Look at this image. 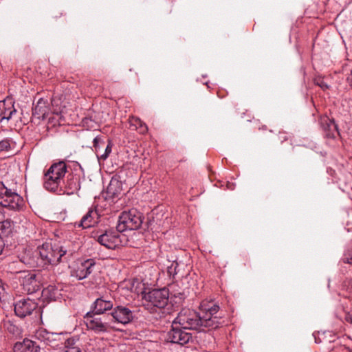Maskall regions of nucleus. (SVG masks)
Returning a JSON list of instances; mask_svg holds the SVG:
<instances>
[{
	"mask_svg": "<svg viewBox=\"0 0 352 352\" xmlns=\"http://www.w3.org/2000/svg\"><path fill=\"white\" fill-rule=\"evenodd\" d=\"M219 306L213 300H203L199 311L190 309H182L174 319L175 324H179L184 329L204 331L206 329H214L224 323Z\"/></svg>",
	"mask_w": 352,
	"mask_h": 352,
	"instance_id": "1",
	"label": "nucleus"
},
{
	"mask_svg": "<svg viewBox=\"0 0 352 352\" xmlns=\"http://www.w3.org/2000/svg\"><path fill=\"white\" fill-rule=\"evenodd\" d=\"M41 267L58 264L65 256H72V252L59 244L45 243L38 247Z\"/></svg>",
	"mask_w": 352,
	"mask_h": 352,
	"instance_id": "2",
	"label": "nucleus"
},
{
	"mask_svg": "<svg viewBox=\"0 0 352 352\" xmlns=\"http://www.w3.org/2000/svg\"><path fill=\"white\" fill-rule=\"evenodd\" d=\"M116 227L105 230L97 237V241L105 248L116 250L126 245L128 240L125 234H122Z\"/></svg>",
	"mask_w": 352,
	"mask_h": 352,
	"instance_id": "3",
	"label": "nucleus"
},
{
	"mask_svg": "<svg viewBox=\"0 0 352 352\" xmlns=\"http://www.w3.org/2000/svg\"><path fill=\"white\" fill-rule=\"evenodd\" d=\"M142 214L136 210L124 211L119 216L117 228L120 232L137 230L142 223Z\"/></svg>",
	"mask_w": 352,
	"mask_h": 352,
	"instance_id": "4",
	"label": "nucleus"
},
{
	"mask_svg": "<svg viewBox=\"0 0 352 352\" xmlns=\"http://www.w3.org/2000/svg\"><path fill=\"white\" fill-rule=\"evenodd\" d=\"M22 202L23 199L21 196L7 188L3 183L0 182V204L3 207L16 210L19 208Z\"/></svg>",
	"mask_w": 352,
	"mask_h": 352,
	"instance_id": "5",
	"label": "nucleus"
},
{
	"mask_svg": "<svg viewBox=\"0 0 352 352\" xmlns=\"http://www.w3.org/2000/svg\"><path fill=\"white\" fill-rule=\"evenodd\" d=\"M168 290L166 288L153 289L144 296V300L153 307L157 309L164 308L168 302Z\"/></svg>",
	"mask_w": 352,
	"mask_h": 352,
	"instance_id": "6",
	"label": "nucleus"
},
{
	"mask_svg": "<svg viewBox=\"0 0 352 352\" xmlns=\"http://www.w3.org/2000/svg\"><path fill=\"white\" fill-rule=\"evenodd\" d=\"M179 324L173 321L171 329L168 332L167 340L172 342L180 345L187 344L192 339V334L186 332Z\"/></svg>",
	"mask_w": 352,
	"mask_h": 352,
	"instance_id": "7",
	"label": "nucleus"
},
{
	"mask_svg": "<svg viewBox=\"0 0 352 352\" xmlns=\"http://www.w3.org/2000/svg\"><path fill=\"white\" fill-rule=\"evenodd\" d=\"M94 266L95 262L93 259L77 262L74 269L71 270V276L78 280H82L93 272Z\"/></svg>",
	"mask_w": 352,
	"mask_h": 352,
	"instance_id": "8",
	"label": "nucleus"
},
{
	"mask_svg": "<svg viewBox=\"0 0 352 352\" xmlns=\"http://www.w3.org/2000/svg\"><path fill=\"white\" fill-rule=\"evenodd\" d=\"M111 318L114 323L127 324L133 320V312L128 307L122 305L115 307L111 311Z\"/></svg>",
	"mask_w": 352,
	"mask_h": 352,
	"instance_id": "9",
	"label": "nucleus"
},
{
	"mask_svg": "<svg viewBox=\"0 0 352 352\" xmlns=\"http://www.w3.org/2000/svg\"><path fill=\"white\" fill-rule=\"evenodd\" d=\"M21 276V285L23 289L29 294H32L40 289L41 276L31 272H24Z\"/></svg>",
	"mask_w": 352,
	"mask_h": 352,
	"instance_id": "10",
	"label": "nucleus"
},
{
	"mask_svg": "<svg viewBox=\"0 0 352 352\" xmlns=\"http://www.w3.org/2000/svg\"><path fill=\"white\" fill-rule=\"evenodd\" d=\"M37 303L30 298H22L14 305V311L16 316L24 318L30 315L36 308Z\"/></svg>",
	"mask_w": 352,
	"mask_h": 352,
	"instance_id": "11",
	"label": "nucleus"
},
{
	"mask_svg": "<svg viewBox=\"0 0 352 352\" xmlns=\"http://www.w3.org/2000/svg\"><path fill=\"white\" fill-rule=\"evenodd\" d=\"M113 302L109 299L108 296H102L94 301L91 311L96 314H102L113 310Z\"/></svg>",
	"mask_w": 352,
	"mask_h": 352,
	"instance_id": "12",
	"label": "nucleus"
},
{
	"mask_svg": "<svg viewBox=\"0 0 352 352\" xmlns=\"http://www.w3.org/2000/svg\"><path fill=\"white\" fill-rule=\"evenodd\" d=\"M14 104V102L11 98L0 101V122L8 121L16 113Z\"/></svg>",
	"mask_w": 352,
	"mask_h": 352,
	"instance_id": "13",
	"label": "nucleus"
},
{
	"mask_svg": "<svg viewBox=\"0 0 352 352\" xmlns=\"http://www.w3.org/2000/svg\"><path fill=\"white\" fill-rule=\"evenodd\" d=\"M20 261L29 267H41L38 249L36 251H26L20 257Z\"/></svg>",
	"mask_w": 352,
	"mask_h": 352,
	"instance_id": "14",
	"label": "nucleus"
},
{
	"mask_svg": "<svg viewBox=\"0 0 352 352\" xmlns=\"http://www.w3.org/2000/svg\"><path fill=\"white\" fill-rule=\"evenodd\" d=\"M85 318L88 329L96 333L108 331V329L104 327V324H102V321L98 320L96 314L89 311L86 314Z\"/></svg>",
	"mask_w": 352,
	"mask_h": 352,
	"instance_id": "15",
	"label": "nucleus"
},
{
	"mask_svg": "<svg viewBox=\"0 0 352 352\" xmlns=\"http://www.w3.org/2000/svg\"><path fill=\"white\" fill-rule=\"evenodd\" d=\"M65 181H62L45 173L43 177V186L48 191L60 192L64 186Z\"/></svg>",
	"mask_w": 352,
	"mask_h": 352,
	"instance_id": "16",
	"label": "nucleus"
},
{
	"mask_svg": "<svg viewBox=\"0 0 352 352\" xmlns=\"http://www.w3.org/2000/svg\"><path fill=\"white\" fill-rule=\"evenodd\" d=\"M13 352H41V346L35 341L25 339L14 345Z\"/></svg>",
	"mask_w": 352,
	"mask_h": 352,
	"instance_id": "17",
	"label": "nucleus"
},
{
	"mask_svg": "<svg viewBox=\"0 0 352 352\" xmlns=\"http://www.w3.org/2000/svg\"><path fill=\"white\" fill-rule=\"evenodd\" d=\"M67 167L63 161L52 164L45 173L56 177L60 180L64 181L67 173Z\"/></svg>",
	"mask_w": 352,
	"mask_h": 352,
	"instance_id": "18",
	"label": "nucleus"
},
{
	"mask_svg": "<svg viewBox=\"0 0 352 352\" xmlns=\"http://www.w3.org/2000/svg\"><path fill=\"white\" fill-rule=\"evenodd\" d=\"M99 218L96 210L89 209L87 214L82 218L78 226L82 228H87L94 226Z\"/></svg>",
	"mask_w": 352,
	"mask_h": 352,
	"instance_id": "19",
	"label": "nucleus"
},
{
	"mask_svg": "<svg viewBox=\"0 0 352 352\" xmlns=\"http://www.w3.org/2000/svg\"><path fill=\"white\" fill-rule=\"evenodd\" d=\"M48 113L49 108L47 101L40 98L33 109V114L36 116L38 118L45 119L47 116Z\"/></svg>",
	"mask_w": 352,
	"mask_h": 352,
	"instance_id": "20",
	"label": "nucleus"
},
{
	"mask_svg": "<svg viewBox=\"0 0 352 352\" xmlns=\"http://www.w3.org/2000/svg\"><path fill=\"white\" fill-rule=\"evenodd\" d=\"M58 336V334L48 332L44 329L37 331L35 335L36 338L47 345H51Z\"/></svg>",
	"mask_w": 352,
	"mask_h": 352,
	"instance_id": "21",
	"label": "nucleus"
},
{
	"mask_svg": "<svg viewBox=\"0 0 352 352\" xmlns=\"http://www.w3.org/2000/svg\"><path fill=\"white\" fill-rule=\"evenodd\" d=\"M63 352H83L82 345L78 343V340L75 338H69L65 342V350Z\"/></svg>",
	"mask_w": 352,
	"mask_h": 352,
	"instance_id": "22",
	"label": "nucleus"
},
{
	"mask_svg": "<svg viewBox=\"0 0 352 352\" xmlns=\"http://www.w3.org/2000/svg\"><path fill=\"white\" fill-rule=\"evenodd\" d=\"M121 192L120 185L117 180H111L107 188V198L118 197Z\"/></svg>",
	"mask_w": 352,
	"mask_h": 352,
	"instance_id": "23",
	"label": "nucleus"
},
{
	"mask_svg": "<svg viewBox=\"0 0 352 352\" xmlns=\"http://www.w3.org/2000/svg\"><path fill=\"white\" fill-rule=\"evenodd\" d=\"M65 187L71 190L72 192L80 188L79 177L69 174L67 176V182L64 184Z\"/></svg>",
	"mask_w": 352,
	"mask_h": 352,
	"instance_id": "24",
	"label": "nucleus"
},
{
	"mask_svg": "<svg viewBox=\"0 0 352 352\" xmlns=\"http://www.w3.org/2000/svg\"><path fill=\"white\" fill-rule=\"evenodd\" d=\"M67 256H65L62 260L61 262L58 264L54 265L53 267V272L54 274H62L66 272V271L69 269V266L67 263Z\"/></svg>",
	"mask_w": 352,
	"mask_h": 352,
	"instance_id": "25",
	"label": "nucleus"
},
{
	"mask_svg": "<svg viewBox=\"0 0 352 352\" xmlns=\"http://www.w3.org/2000/svg\"><path fill=\"white\" fill-rule=\"evenodd\" d=\"M98 320H101L102 324H104V327L109 330L112 328V324H114L113 320L111 319V312L109 314H97Z\"/></svg>",
	"mask_w": 352,
	"mask_h": 352,
	"instance_id": "26",
	"label": "nucleus"
},
{
	"mask_svg": "<svg viewBox=\"0 0 352 352\" xmlns=\"http://www.w3.org/2000/svg\"><path fill=\"white\" fill-rule=\"evenodd\" d=\"M0 225L1 232L5 234H9L12 232L14 223L10 219L2 221V218L1 217Z\"/></svg>",
	"mask_w": 352,
	"mask_h": 352,
	"instance_id": "27",
	"label": "nucleus"
},
{
	"mask_svg": "<svg viewBox=\"0 0 352 352\" xmlns=\"http://www.w3.org/2000/svg\"><path fill=\"white\" fill-rule=\"evenodd\" d=\"M7 331L9 333L12 335L15 338H21L23 336V332L21 328L14 324L13 323L9 322L7 325Z\"/></svg>",
	"mask_w": 352,
	"mask_h": 352,
	"instance_id": "28",
	"label": "nucleus"
},
{
	"mask_svg": "<svg viewBox=\"0 0 352 352\" xmlns=\"http://www.w3.org/2000/svg\"><path fill=\"white\" fill-rule=\"evenodd\" d=\"M131 126H134L135 128L140 129V133H145L148 131L147 126L138 118H132L130 120Z\"/></svg>",
	"mask_w": 352,
	"mask_h": 352,
	"instance_id": "29",
	"label": "nucleus"
},
{
	"mask_svg": "<svg viewBox=\"0 0 352 352\" xmlns=\"http://www.w3.org/2000/svg\"><path fill=\"white\" fill-rule=\"evenodd\" d=\"M314 82L316 85L319 86L324 91L329 89V86L324 80V78L318 77L315 78Z\"/></svg>",
	"mask_w": 352,
	"mask_h": 352,
	"instance_id": "30",
	"label": "nucleus"
},
{
	"mask_svg": "<svg viewBox=\"0 0 352 352\" xmlns=\"http://www.w3.org/2000/svg\"><path fill=\"white\" fill-rule=\"evenodd\" d=\"M10 148V141L7 139L0 141V153L7 151Z\"/></svg>",
	"mask_w": 352,
	"mask_h": 352,
	"instance_id": "31",
	"label": "nucleus"
},
{
	"mask_svg": "<svg viewBox=\"0 0 352 352\" xmlns=\"http://www.w3.org/2000/svg\"><path fill=\"white\" fill-rule=\"evenodd\" d=\"M111 152V142H109L108 145L106 146L104 153L101 154L100 157V159L104 160L109 155Z\"/></svg>",
	"mask_w": 352,
	"mask_h": 352,
	"instance_id": "32",
	"label": "nucleus"
},
{
	"mask_svg": "<svg viewBox=\"0 0 352 352\" xmlns=\"http://www.w3.org/2000/svg\"><path fill=\"white\" fill-rule=\"evenodd\" d=\"M327 122L329 121V123H327V127H328V130L329 131H337L338 130V126L336 125V124L335 123V122L333 120H329V119H327L326 120Z\"/></svg>",
	"mask_w": 352,
	"mask_h": 352,
	"instance_id": "33",
	"label": "nucleus"
},
{
	"mask_svg": "<svg viewBox=\"0 0 352 352\" xmlns=\"http://www.w3.org/2000/svg\"><path fill=\"white\" fill-rule=\"evenodd\" d=\"M100 142H101V139L100 138H98V137L95 138L94 140V146L95 147L96 152L97 153H99L100 148L98 146V144Z\"/></svg>",
	"mask_w": 352,
	"mask_h": 352,
	"instance_id": "34",
	"label": "nucleus"
},
{
	"mask_svg": "<svg viewBox=\"0 0 352 352\" xmlns=\"http://www.w3.org/2000/svg\"><path fill=\"white\" fill-rule=\"evenodd\" d=\"M343 261L344 263H349L352 265V255H345L344 257L343 258Z\"/></svg>",
	"mask_w": 352,
	"mask_h": 352,
	"instance_id": "35",
	"label": "nucleus"
},
{
	"mask_svg": "<svg viewBox=\"0 0 352 352\" xmlns=\"http://www.w3.org/2000/svg\"><path fill=\"white\" fill-rule=\"evenodd\" d=\"M345 319L348 322L352 324V311L346 314Z\"/></svg>",
	"mask_w": 352,
	"mask_h": 352,
	"instance_id": "36",
	"label": "nucleus"
},
{
	"mask_svg": "<svg viewBox=\"0 0 352 352\" xmlns=\"http://www.w3.org/2000/svg\"><path fill=\"white\" fill-rule=\"evenodd\" d=\"M346 80L350 86L352 87V70L346 78Z\"/></svg>",
	"mask_w": 352,
	"mask_h": 352,
	"instance_id": "37",
	"label": "nucleus"
},
{
	"mask_svg": "<svg viewBox=\"0 0 352 352\" xmlns=\"http://www.w3.org/2000/svg\"><path fill=\"white\" fill-rule=\"evenodd\" d=\"M4 247V243L1 238H0V254L2 252L3 248Z\"/></svg>",
	"mask_w": 352,
	"mask_h": 352,
	"instance_id": "38",
	"label": "nucleus"
}]
</instances>
